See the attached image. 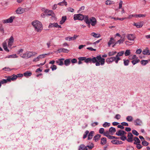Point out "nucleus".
<instances>
[{"instance_id": "obj_1", "label": "nucleus", "mask_w": 150, "mask_h": 150, "mask_svg": "<svg viewBox=\"0 0 150 150\" xmlns=\"http://www.w3.org/2000/svg\"><path fill=\"white\" fill-rule=\"evenodd\" d=\"M79 60L81 61H84V62L86 63H96V66H99L100 64L103 65L105 63V59L103 58H102L101 55H99L96 57H94L92 58H86V57H81L78 58Z\"/></svg>"}, {"instance_id": "obj_2", "label": "nucleus", "mask_w": 150, "mask_h": 150, "mask_svg": "<svg viewBox=\"0 0 150 150\" xmlns=\"http://www.w3.org/2000/svg\"><path fill=\"white\" fill-rule=\"evenodd\" d=\"M32 25L34 27L35 30L37 32H40L42 29L41 23L38 21H34L32 23Z\"/></svg>"}, {"instance_id": "obj_3", "label": "nucleus", "mask_w": 150, "mask_h": 150, "mask_svg": "<svg viewBox=\"0 0 150 150\" xmlns=\"http://www.w3.org/2000/svg\"><path fill=\"white\" fill-rule=\"evenodd\" d=\"M64 61V64L66 66H68L70 64L71 62L73 64L75 63V58H73L72 59H67Z\"/></svg>"}, {"instance_id": "obj_4", "label": "nucleus", "mask_w": 150, "mask_h": 150, "mask_svg": "<svg viewBox=\"0 0 150 150\" xmlns=\"http://www.w3.org/2000/svg\"><path fill=\"white\" fill-rule=\"evenodd\" d=\"M15 18V16H11L8 19L3 20V22L4 23H11L13 22V20Z\"/></svg>"}, {"instance_id": "obj_5", "label": "nucleus", "mask_w": 150, "mask_h": 150, "mask_svg": "<svg viewBox=\"0 0 150 150\" xmlns=\"http://www.w3.org/2000/svg\"><path fill=\"white\" fill-rule=\"evenodd\" d=\"M23 74H18L17 75H15L14 74H13L11 76V79L12 81H14V80L16 79L18 77H21L23 76Z\"/></svg>"}, {"instance_id": "obj_6", "label": "nucleus", "mask_w": 150, "mask_h": 150, "mask_svg": "<svg viewBox=\"0 0 150 150\" xmlns=\"http://www.w3.org/2000/svg\"><path fill=\"white\" fill-rule=\"evenodd\" d=\"M12 81L11 76H9L7 77L6 79H3L2 80L0 81L1 84H3L5 83H6L7 82H10Z\"/></svg>"}, {"instance_id": "obj_7", "label": "nucleus", "mask_w": 150, "mask_h": 150, "mask_svg": "<svg viewBox=\"0 0 150 150\" xmlns=\"http://www.w3.org/2000/svg\"><path fill=\"white\" fill-rule=\"evenodd\" d=\"M90 21H91V25L92 26H94L97 23V21L96 18L94 17L90 18Z\"/></svg>"}, {"instance_id": "obj_8", "label": "nucleus", "mask_w": 150, "mask_h": 150, "mask_svg": "<svg viewBox=\"0 0 150 150\" xmlns=\"http://www.w3.org/2000/svg\"><path fill=\"white\" fill-rule=\"evenodd\" d=\"M83 19L86 23L88 24L89 27L90 26L91 21L89 19L88 17V16H84Z\"/></svg>"}, {"instance_id": "obj_9", "label": "nucleus", "mask_w": 150, "mask_h": 150, "mask_svg": "<svg viewBox=\"0 0 150 150\" xmlns=\"http://www.w3.org/2000/svg\"><path fill=\"white\" fill-rule=\"evenodd\" d=\"M135 123V125L136 126H141L142 124V121L139 119H137L134 121Z\"/></svg>"}, {"instance_id": "obj_10", "label": "nucleus", "mask_w": 150, "mask_h": 150, "mask_svg": "<svg viewBox=\"0 0 150 150\" xmlns=\"http://www.w3.org/2000/svg\"><path fill=\"white\" fill-rule=\"evenodd\" d=\"M64 59L63 58L58 59L56 61L57 64L60 66H62L64 64Z\"/></svg>"}, {"instance_id": "obj_11", "label": "nucleus", "mask_w": 150, "mask_h": 150, "mask_svg": "<svg viewBox=\"0 0 150 150\" xmlns=\"http://www.w3.org/2000/svg\"><path fill=\"white\" fill-rule=\"evenodd\" d=\"M84 16L81 14H76V20H79L82 21L83 19Z\"/></svg>"}, {"instance_id": "obj_12", "label": "nucleus", "mask_w": 150, "mask_h": 150, "mask_svg": "<svg viewBox=\"0 0 150 150\" xmlns=\"http://www.w3.org/2000/svg\"><path fill=\"white\" fill-rule=\"evenodd\" d=\"M115 57H111L107 58L106 60V62L110 64L112 63L113 61H115Z\"/></svg>"}, {"instance_id": "obj_13", "label": "nucleus", "mask_w": 150, "mask_h": 150, "mask_svg": "<svg viewBox=\"0 0 150 150\" xmlns=\"http://www.w3.org/2000/svg\"><path fill=\"white\" fill-rule=\"evenodd\" d=\"M14 42V38L12 36H11L8 42V46L9 47H11Z\"/></svg>"}, {"instance_id": "obj_14", "label": "nucleus", "mask_w": 150, "mask_h": 150, "mask_svg": "<svg viewBox=\"0 0 150 150\" xmlns=\"http://www.w3.org/2000/svg\"><path fill=\"white\" fill-rule=\"evenodd\" d=\"M26 52L28 58L30 57L31 56H35L37 54V53L35 52L27 51Z\"/></svg>"}, {"instance_id": "obj_15", "label": "nucleus", "mask_w": 150, "mask_h": 150, "mask_svg": "<svg viewBox=\"0 0 150 150\" xmlns=\"http://www.w3.org/2000/svg\"><path fill=\"white\" fill-rule=\"evenodd\" d=\"M134 25L137 28H139L142 27L143 25V22L137 23H134Z\"/></svg>"}, {"instance_id": "obj_16", "label": "nucleus", "mask_w": 150, "mask_h": 150, "mask_svg": "<svg viewBox=\"0 0 150 150\" xmlns=\"http://www.w3.org/2000/svg\"><path fill=\"white\" fill-rule=\"evenodd\" d=\"M142 53L144 55H149L150 50H149L147 48H146L142 51Z\"/></svg>"}, {"instance_id": "obj_17", "label": "nucleus", "mask_w": 150, "mask_h": 150, "mask_svg": "<svg viewBox=\"0 0 150 150\" xmlns=\"http://www.w3.org/2000/svg\"><path fill=\"white\" fill-rule=\"evenodd\" d=\"M127 38L128 40L131 41H134V35L132 34L128 35L127 36Z\"/></svg>"}, {"instance_id": "obj_18", "label": "nucleus", "mask_w": 150, "mask_h": 150, "mask_svg": "<svg viewBox=\"0 0 150 150\" xmlns=\"http://www.w3.org/2000/svg\"><path fill=\"white\" fill-rule=\"evenodd\" d=\"M24 10V9L21 8V7L18 8L16 11V13L17 14H21L23 13Z\"/></svg>"}, {"instance_id": "obj_19", "label": "nucleus", "mask_w": 150, "mask_h": 150, "mask_svg": "<svg viewBox=\"0 0 150 150\" xmlns=\"http://www.w3.org/2000/svg\"><path fill=\"white\" fill-rule=\"evenodd\" d=\"M58 51L59 52V53L64 52L65 53H67L69 52V50H67V49L64 48H61L58 49Z\"/></svg>"}, {"instance_id": "obj_20", "label": "nucleus", "mask_w": 150, "mask_h": 150, "mask_svg": "<svg viewBox=\"0 0 150 150\" xmlns=\"http://www.w3.org/2000/svg\"><path fill=\"white\" fill-rule=\"evenodd\" d=\"M107 141L105 137H102L101 138L100 144L102 145H104L107 143Z\"/></svg>"}, {"instance_id": "obj_21", "label": "nucleus", "mask_w": 150, "mask_h": 150, "mask_svg": "<svg viewBox=\"0 0 150 150\" xmlns=\"http://www.w3.org/2000/svg\"><path fill=\"white\" fill-rule=\"evenodd\" d=\"M45 13L48 16H51L52 14L53 13V12L52 10H49L47 9H46L45 12Z\"/></svg>"}, {"instance_id": "obj_22", "label": "nucleus", "mask_w": 150, "mask_h": 150, "mask_svg": "<svg viewBox=\"0 0 150 150\" xmlns=\"http://www.w3.org/2000/svg\"><path fill=\"white\" fill-rule=\"evenodd\" d=\"M74 39H75V35H74L72 37L69 36L66 37L65 38V40H68L69 41L74 40Z\"/></svg>"}, {"instance_id": "obj_23", "label": "nucleus", "mask_w": 150, "mask_h": 150, "mask_svg": "<svg viewBox=\"0 0 150 150\" xmlns=\"http://www.w3.org/2000/svg\"><path fill=\"white\" fill-rule=\"evenodd\" d=\"M94 133V132L93 131H91L90 132V133H89V134L88 135V140H90L92 138V137L93 136V134Z\"/></svg>"}, {"instance_id": "obj_24", "label": "nucleus", "mask_w": 150, "mask_h": 150, "mask_svg": "<svg viewBox=\"0 0 150 150\" xmlns=\"http://www.w3.org/2000/svg\"><path fill=\"white\" fill-rule=\"evenodd\" d=\"M101 136V135L100 134H96L94 137L93 140H94L95 142H97L99 140L100 138V137Z\"/></svg>"}, {"instance_id": "obj_25", "label": "nucleus", "mask_w": 150, "mask_h": 150, "mask_svg": "<svg viewBox=\"0 0 150 150\" xmlns=\"http://www.w3.org/2000/svg\"><path fill=\"white\" fill-rule=\"evenodd\" d=\"M109 131L112 134H113L116 132V130L115 128L111 127L109 128Z\"/></svg>"}, {"instance_id": "obj_26", "label": "nucleus", "mask_w": 150, "mask_h": 150, "mask_svg": "<svg viewBox=\"0 0 150 150\" xmlns=\"http://www.w3.org/2000/svg\"><path fill=\"white\" fill-rule=\"evenodd\" d=\"M122 130L121 129L119 130L116 133V135L119 136H121L123 135Z\"/></svg>"}, {"instance_id": "obj_27", "label": "nucleus", "mask_w": 150, "mask_h": 150, "mask_svg": "<svg viewBox=\"0 0 150 150\" xmlns=\"http://www.w3.org/2000/svg\"><path fill=\"white\" fill-rule=\"evenodd\" d=\"M114 40H115L113 38L111 37L110 38V40L108 43V45L109 47H110L111 44L114 43Z\"/></svg>"}, {"instance_id": "obj_28", "label": "nucleus", "mask_w": 150, "mask_h": 150, "mask_svg": "<svg viewBox=\"0 0 150 150\" xmlns=\"http://www.w3.org/2000/svg\"><path fill=\"white\" fill-rule=\"evenodd\" d=\"M117 53L116 51H112L111 52H109L108 53V55L109 56H112L115 54Z\"/></svg>"}, {"instance_id": "obj_29", "label": "nucleus", "mask_w": 150, "mask_h": 150, "mask_svg": "<svg viewBox=\"0 0 150 150\" xmlns=\"http://www.w3.org/2000/svg\"><path fill=\"white\" fill-rule=\"evenodd\" d=\"M91 35L96 38H98L100 37V35L99 34H96L95 33L93 32L91 33Z\"/></svg>"}, {"instance_id": "obj_30", "label": "nucleus", "mask_w": 150, "mask_h": 150, "mask_svg": "<svg viewBox=\"0 0 150 150\" xmlns=\"http://www.w3.org/2000/svg\"><path fill=\"white\" fill-rule=\"evenodd\" d=\"M57 23H50L49 25V28H51L52 27H56L57 26Z\"/></svg>"}, {"instance_id": "obj_31", "label": "nucleus", "mask_w": 150, "mask_h": 150, "mask_svg": "<svg viewBox=\"0 0 150 150\" xmlns=\"http://www.w3.org/2000/svg\"><path fill=\"white\" fill-rule=\"evenodd\" d=\"M3 47L5 51L7 52H9V50L7 48L6 42H4L3 43Z\"/></svg>"}, {"instance_id": "obj_32", "label": "nucleus", "mask_w": 150, "mask_h": 150, "mask_svg": "<svg viewBox=\"0 0 150 150\" xmlns=\"http://www.w3.org/2000/svg\"><path fill=\"white\" fill-rule=\"evenodd\" d=\"M127 141L129 142H132L133 141V139H132L131 137L130 136L129 134H128L127 138Z\"/></svg>"}, {"instance_id": "obj_33", "label": "nucleus", "mask_w": 150, "mask_h": 150, "mask_svg": "<svg viewBox=\"0 0 150 150\" xmlns=\"http://www.w3.org/2000/svg\"><path fill=\"white\" fill-rule=\"evenodd\" d=\"M58 4L62 6L64 5L66 6L67 5V2L65 1V0H64L62 2L59 3Z\"/></svg>"}, {"instance_id": "obj_34", "label": "nucleus", "mask_w": 150, "mask_h": 150, "mask_svg": "<svg viewBox=\"0 0 150 150\" xmlns=\"http://www.w3.org/2000/svg\"><path fill=\"white\" fill-rule=\"evenodd\" d=\"M32 73L31 72H28V71L24 73L23 75L25 77L28 76H30L32 75Z\"/></svg>"}, {"instance_id": "obj_35", "label": "nucleus", "mask_w": 150, "mask_h": 150, "mask_svg": "<svg viewBox=\"0 0 150 150\" xmlns=\"http://www.w3.org/2000/svg\"><path fill=\"white\" fill-rule=\"evenodd\" d=\"M115 2L113 1L107 0L105 2V4L106 5H110L114 4Z\"/></svg>"}, {"instance_id": "obj_36", "label": "nucleus", "mask_w": 150, "mask_h": 150, "mask_svg": "<svg viewBox=\"0 0 150 150\" xmlns=\"http://www.w3.org/2000/svg\"><path fill=\"white\" fill-rule=\"evenodd\" d=\"M148 61L147 60H142L141 62L142 64L143 65H146L148 63Z\"/></svg>"}, {"instance_id": "obj_37", "label": "nucleus", "mask_w": 150, "mask_h": 150, "mask_svg": "<svg viewBox=\"0 0 150 150\" xmlns=\"http://www.w3.org/2000/svg\"><path fill=\"white\" fill-rule=\"evenodd\" d=\"M124 64L125 66H127L129 65V59L126 60L125 59H123Z\"/></svg>"}, {"instance_id": "obj_38", "label": "nucleus", "mask_w": 150, "mask_h": 150, "mask_svg": "<svg viewBox=\"0 0 150 150\" xmlns=\"http://www.w3.org/2000/svg\"><path fill=\"white\" fill-rule=\"evenodd\" d=\"M126 119L129 122H132L133 120V118L131 116H128L127 117Z\"/></svg>"}, {"instance_id": "obj_39", "label": "nucleus", "mask_w": 150, "mask_h": 150, "mask_svg": "<svg viewBox=\"0 0 150 150\" xmlns=\"http://www.w3.org/2000/svg\"><path fill=\"white\" fill-rule=\"evenodd\" d=\"M117 55L115 57V62L116 64L118 63V61L120 59V58Z\"/></svg>"}, {"instance_id": "obj_40", "label": "nucleus", "mask_w": 150, "mask_h": 150, "mask_svg": "<svg viewBox=\"0 0 150 150\" xmlns=\"http://www.w3.org/2000/svg\"><path fill=\"white\" fill-rule=\"evenodd\" d=\"M140 60L139 59H134L132 61V63L134 65H135L137 63L139 62Z\"/></svg>"}, {"instance_id": "obj_41", "label": "nucleus", "mask_w": 150, "mask_h": 150, "mask_svg": "<svg viewBox=\"0 0 150 150\" xmlns=\"http://www.w3.org/2000/svg\"><path fill=\"white\" fill-rule=\"evenodd\" d=\"M21 57L23 58L28 59L26 52L22 54H21Z\"/></svg>"}, {"instance_id": "obj_42", "label": "nucleus", "mask_w": 150, "mask_h": 150, "mask_svg": "<svg viewBox=\"0 0 150 150\" xmlns=\"http://www.w3.org/2000/svg\"><path fill=\"white\" fill-rule=\"evenodd\" d=\"M111 142L114 144H119L118 140H112Z\"/></svg>"}, {"instance_id": "obj_43", "label": "nucleus", "mask_w": 150, "mask_h": 150, "mask_svg": "<svg viewBox=\"0 0 150 150\" xmlns=\"http://www.w3.org/2000/svg\"><path fill=\"white\" fill-rule=\"evenodd\" d=\"M142 144L143 146H147L149 144L148 142L145 141V140L142 141Z\"/></svg>"}, {"instance_id": "obj_44", "label": "nucleus", "mask_w": 150, "mask_h": 150, "mask_svg": "<svg viewBox=\"0 0 150 150\" xmlns=\"http://www.w3.org/2000/svg\"><path fill=\"white\" fill-rule=\"evenodd\" d=\"M110 125V123L105 122L103 125V127H109Z\"/></svg>"}, {"instance_id": "obj_45", "label": "nucleus", "mask_w": 150, "mask_h": 150, "mask_svg": "<svg viewBox=\"0 0 150 150\" xmlns=\"http://www.w3.org/2000/svg\"><path fill=\"white\" fill-rule=\"evenodd\" d=\"M108 137H109L108 139H120L119 137H115V136H111V135H110V136H108Z\"/></svg>"}, {"instance_id": "obj_46", "label": "nucleus", "mask_w": 150, "mask_h": 150, "mask_svg": "<svg viewBox=\"0 0 150 150\" xmlns=\"http://www.w3.org/2000/svg\"><path fill=\"white\" fill-rule=\"evenodd\" d=\"M47 54H42L40 55L37 57V58L39 59L40 58H44L46 55H47Z\"/></svg>"}, {"instance_id": "obj_47", "label": "nucleus", "mask_w": 150, "mask_h": 150, "mask_svg": "<svg viewBox=\"0 0 150 150\" xmlns=\"http://www.w3.org/2000/svg\"><path fill=\"white\" fill-rule=\"evenodd\" d=\"M89 133V131L88 130H86L85 131V134H83V139H85L86 138L87 136V135H88V134Z\"/></svg>"}, {"instance_id": "obj_48", "label": "nucleus", "mask_w": 150, "mask_h": 150, "mask_svg": "<svg viewBox=\"0 0 150 150\" xmlns=\"http://www.w3.org/2000/svg\"><path fill=\"white\" fill-rule=\"evenodd\" d=\"M94 146L93 143H91L90 145H87V147L89 149H92L94 147Z\"/></svg>"}, {"instance_id": "obj_49", "label": "nucleus", "mask_w": 150, "mask_h": 150, "mask_svg": "<svg viewBox=\"0 0 150 150\" xmlns=\"http://www.w3.org/2000/svg\"><path fill=\"white\" fill-rule=\"evenodd\" d=\"M124 54V52L122 51L117 53V54L116 55L119 57L122 56Z\"/></svg>"}, {"instance_id": "obj_50", "label": "nucleus", "mask_w": 150, "mask_h": 150, "mask_svg": "<svg viewBox=\"0 0 150 150\" xmlns=\"http://www.w3.org/2000/svg\"><path fill=\"white\" fill-rule=\"evenodd\" d=\"M84 145L81 144L79 146L78 150H84Z\"/></svg>"}, {"instance_id": "obj_51", "label": "nucleus", "mask_w": 150, "mask_h": 150, "mask_svg": "<svg viewBox=\"0 0 150 150\" xmlns=\"http://www.w3.org/2000/svg\"><path fill=\"white\" fill-rule=\"evenodd\" d=\"M120 139L122 141H124L125 140L127 139V138L126 136H122L120 138Z\"/></svg>"}, {"instance_id": "obj_52", "label": "nucleus", "mask_w": 150, "mask_h": 150, "mask_svg": "<svg viewBox=\"0 0 150 150\" xmlns=\"http://www.w3.org/2000/svg\"><path fill=\"white\" fill-rule=\"evenodd\" d=\"M132 133L134 135L136 136H138L139 134L138 132L135 130L134 129L132 131Z\"/></svg>"}, {"instance_id": "obj_53", "label": "nucleus", "mask_w": 150, "mask_h": 150, "mask_svg": "<svg viewBox=\"0 0 150 150\" xmlns=\"http://www.w3.org/2000/svg\"><path fill=\"white\" fill-rule=\"evenodd\" d=\"M109 131H106L105 132H104L103 134L104 135L107 137L108 138H109V137L108 136H110V135H109Z\"/></svg>"}, {"instance_id": "obj_54", "label": "nucleus", "mask_w": 150, "mask_h": 150, "mask_svg": "<svg viewBox=\"0 0 150 150\" xmlns=\"http://www.w3.org/2000/svg\"><path fill=\"white\" fill-rule=\"evenodd\" d=\"M130 53V50H127L126 51L125 53V56H128L129 55Z\"/></svg>"}, {"instance_id": "obj_55", "label": "nucleus", "mask_w": 150, "mask_h": 150, "mask_svg": "<svg viewBox=\"0 0 150 150\" xmlns=\"http://www.w3.org/2000/svg\"><path fill=\"white\" fill-rule=\"evenodd\" d=\"M67 11L69 12H74V9L71 7H69L68 8H67Z\"/></svg>"}, {"instance_id": "obj_56", "label": "nucleus", "mask_w": 150, "mask_h": 150, "mask_svg": "<svg viewBox=\"0 0 150 150\" xmlns=\"http://www.w3.org/2000/svg\"><path fill=\"white\" fill-rule=\"evenodd\" d=\"M141 142L139 139H137L134 140V144H138V143H140Z\"/></svg>"}, {"instance_id": "obj_57", "label": "nucleus", "mask_w": 150, "mask_h": 150, "mask_svg": "<svg viewBox=\"0 0 150 150\" xmlns=\"http://www.w3.org/2000/svg\"><path fill=\"white\" fill-rule=\"evenodd\" d=\"M50 68L52 69V71H54L57 69V67L55 65H53Z\"/></svg>"}, {"instance_id": "obj_58", "label": "nucleus", "mask_w": 150, "mask_h": 150, "mask_svg": "<svg viewBox=\"0 0 150 150\" xmlns=\"http://www.w3.org/2000/svg\"><path fill=\"white\" fill-rule=\"evenodd\" d=\"M2 70H3V71H10L11 70V69L8 67H4V68H3L2 69Z\"/></svg>"}, {"instance_id": "obj_59", "label": "nucleus", "mask_w": 150, "mask_h": 150, "mask_svg": "<svg viewBox=\"0 0 150 150\" xmlns=\"http://www.w3.org/2000/svg\"><path fill=\"white\" fill-rule=\"evenodd\" d=\"M104 132V129L103 128H101L99 130V133L101 134H103Z\"/></svg>"}, {"instance_id": "obj_60", "label": "nucleus", "mask_w": 150, "mask_h": 150, "mask_svg": "<svg viewBox=\"0 0 150 150\" xmlns=\"http://www.w3.org/2000/svg\"><path fill=\"white\" fill-rule=\"evenodd\" d=\"M85 7L84 6H82L77 11V12L78 13H81L82 10H83L84 9Z\"/></svg>"}, {"instance_id": "obj_61", "label": "nucleus", "mask_w": 150, "mask_h": 150, "mask_svg": "<svg viewBox=\"0 0 150 150\" xmlns=\"http://www.w3.org/2000/svg\"><path fill=\"white\" fill-rule=\"evenodd\" d=\"M23 49H20L18 51L17 54H19L20 56H21V54H22V53L23 52Z\"/></svg>"}, {"instance_id": "obj_62", "label": "nucleus", "mask_w": 150, "mask_h": 150, "mask_svg": "<svg viewBox=\"0 0 150 150\" xmlns=\"http://www.w3.org/2000/svg\"><path fill=\"white\" fill-rule=\"evenodd\" d=\"M121 115L119 114H116L114 118L117 120H119L121 118Z\"/></svg>"}, {"instance_id": "obj_63", "label": "nucleus", "mask_w": 150, "mask_h": 150, "mask_svg": "<svg viewBox=\"0 0 150 150\" xmlns=\"http://www.w3.org/2000/svg\"><path fill=\"white\" fill-rule=\"evenodd\" d=\"M142 52V50L141 49H139L137 50L136 52V53L137 54H140Z\"/></svg>"}, {"instance_id": "obj_64", "label": "nucleus", "mask_w": 150, "mask_h": 150, "mask_svg": "<svg viewBox=\"0 0 150 150\" xmlns=\"http://www.w3.org/2000/svg\"><path fill=\"white\" fill-rule=\"evenodd\" d=\"M137 148L138 149H140L142 147V146L140 144V143H138L137 144Z\"/></svg>"}]
</instances>
